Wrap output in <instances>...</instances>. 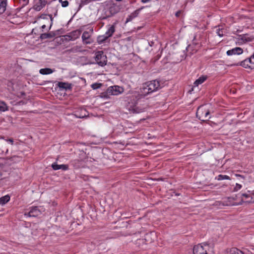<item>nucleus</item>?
Listing matches in <instances>:
<instances>
[{"mask_svg": "<svg viewBox=\"0 0 254 254\" xmlns=\"http://www.w3.org/2000/svg\"><path fill=\"white\" fill-rule=\"evenodd\" d=\"M161 88L160 81L158 80H153L144 83L140 88L139 92H133V96L135 97L137 100L151 93L156 92Z\"/></svg>", "mask_w": 254, "mask_h": 254, "instance_id": "1", "label": "nucleus"}, {"mask_svg": "<svg viewBox=\"0 0 254 254\" xmlns=\"http://www.w3.org/2000/svg\"><path fill=\"white\" fill-rule=\"evenodd\" d=\"M121 9V5L112 2L105 4L104 8V18L110 17L118 13Z\"/></svg>", "mask_w": 254, "mask_h": 254, "instance_id": "2", "label": "nucleus"}, {"mask_svg": "<svg viewBox=\"0 0 254 254\" xmlns=\"http://www.w3.org/2000/svg\"><path fill=\"white\" fill-rule=\"evenodd\" d=\"M193 254H214L213 249L207 244H199L194 246Z\"/></svg>", "mask_w": 254, "mask_h": 254, "instance_id": "3", "label": "nucleus"}, {"mask_svg": "<svg viewBox=\"0 0 254 254\" xmlns=\"http://www.w3.org/2000/svg\"><path fill=\"white\" fill-rule=\"evenodd\" d=\"M209 114L210 111L208 105L200 106L197 110L196 116L202 121L208 120L210 118Z\"/></svg>", "mask_w": 254, "mask_h": 254, "instance_id": "4", "label": "nucleus"}, {"mask_svg": "<svg viewBox=\"0 0 254 254\" xmlns=\"http://www.w3.org/2000/svg\"><path fill=\"white\" fill-rule=\"evenodd\" d=\"M95 60L100 66H103L107 64V57L102 51H98L95 54Z\"/></svg>", "mask_w": 254, "mask_h": 254, "instance_id": "5", "label": "nucleus"}, {"mask_svg": "<svg viewBox=\"0 0 254 254\" xmlns=\"http://www.w3.org/2000/svg\"><path fill=\"white\" fill-rule=\"evenodd\" d=\"M124 91V89L121 86L114 85L109 87L107 89V92L110 95L117 96Z\"/></svg>", "mask_w": 254, "mask_h": 254, "instance_id": "6", "label": "nucleus"}, {"mask_svg": "<svg viewBox=\"0 0 254 254\" xmlns=\"http://www.w3.org/2000/svg\"><path fill=\"white\" fill-rule=\"evenodd\" d=\"M50 1V0H39L34 5L33 8L36 11H39L49 3Z\"/></svg>", "mask_w": 254, "mask_h": 254, "instance_id": "7", "label": "nucleus"}, {"mask_svg": "<svg viewBox=\"0 0 254 254\" xmlns=\"http://www.w3.org/2000/svg\"><path fill=\"white\" fill-rule=\"evenodd\" d=\"M243 53V50L240 47H235L227 51L226 54L228 56H233L236 55H241Z\"/></svg>", "mask_w": 254, "mask_h": 254, "instance_id": "8", "label": "nucleus"}, {"mask_svg": "<svg viewBox=\"0 0 254 254\" xmlns=\"http://www.w3.org/2000/svg\"><path fill=\"white\" fill-rule=\"evenodd\" d=\"M40 214V211L38 207H32L30 208L29 212L27 214L25 213V215L29 217H36Z\"/></svg>", "mask_w": 254, "mask_h": 254, "instance_id": "9", "label": "nucleus"}, {"mask_svg": "<svg viewBox=\"0 0 254 254\" xmlns=\"http://www.w3.org/2000/svg\"><path fill=\"white\" fill-rule=\"evenodd\" d=\"M252 36H250L248 34L241 35L238 37V41L241 43H244L246 42H250L252 41Z\"/></svg>", "mask_w": 254, "mask_h": 254, "instance_id": "10", "label": "nucleus"}, {"mask_svg": "<svg viewBox=\"0 0 254 254\" xmlns=\"http://www.w3.org/2000/svg\"><path fill=\"white\" fill-rule=\"evenodd\" d=\"M51 166L54 170L62 169L65 171L68 169V166L66 164L58 165L57 163H54L52 164Z\"/></svg>", "mask_w": 254, "mask_h": 254, "instance_id": "11", "label": "nucleus"}, {"mask_svg": "<svg viewBox=\"0 0 254 254\" xmlns=\"http://www.w3.org/2000/svg\"><path fill=\"white\" fill-rule=\"evenodd\" d=\"M240 65L245 68H247V67L253 68L254 67L252 65V64H250V59H246L242 62H241L240 64L237 63L235 64H232V65Z\"/></svg>", "mask_w": 254, "mask_h": 254, "instance_id": "12", "label": "nucleus"}, {"mask_svg": "<svg viewBox=\"0 0 254 254\" xmlns=\"http://www.w3.org/2000/svg\"><path fill=\"white\" fill-rule=\"evenodd\" d=\"M7 5V0H0V14L3 13Z\"/></svg>", "mask_w": 254, "mask_h": 254, "instance_id": "13", "label": "nucleus"}, {"mask_svg": "<svg viewBox=\"0 0 254 254\" xmlns=\"http://www.w3.org/2000/svg\"><path fill=\"white\" fill-rule=\"evenodd\" d=\"M206 79L207 76L206 75H202L200 76L194 82V86H198L199 84L203 83L206 80Z\"/></svg>", "mask_w": 254, "mask_h": 254, "instance_id": "14", "label": "nucleus"}, {"mask_svg": "<svg viewBox=\"0 0 254 254\" xmlns=\"http://www.w3.org/2000/svg\"><path fill=\"white\" fill-rule=\"evenodd\" d=\"M89 34L88 32L85 31L83 33L82 35V39L85 44H88L91 43V41L89 40Z\"/></svg>", "mask_w": 254, "mask_h": 254, "instance_id": "15", "label": "nucleus"}, {"mask_svg": "<svg viewBox=\"0 0 254 254\" xmlns=\"http://www.w3.org/2000/svg\"><path fill=\"white\" fill-rule=\"evenodd\" d=\"M55 71V69H53L50 68H44L40 69L39 72L40 74L43 75H47L52 73Z\"/></svg>", "mask_w": 254, "mask_h": 254, "instance_id": "16", "label": "nucleus"}, {"mask_svg": "<svg viewBox=\"0 0 254 254\" xmlns=\"http://www.w3.org/2000/svg\"><path fill=\"white\" fill-rule=\"evenodd\" d=\"M115 31V28L114 25H111L110 26V27L108 28V30L105 33V35L106 36V37H111L114 33Z\"/></svg>", "mask_w": 254, "mask_h": 254, "instance_id": "17", "label": "nucleus"}, {"mask_svg": "<svg viewBox=\"0 0 254 254\" xmlns=\"http://www.w3.org/2000/svg\"><path fill=\"white\" fill-rule=\"evenodd\" d=\"M58 86L60 88L65 89L71 88V84L66 82H60L58 83Z\"/></svg>", "mask_w": 254, "mask_h": 254, "instance_id": "18", "label": "nucleus"}, {"mask_svg": "<svg viewBox=\"0 0 254 254\" xmlns=\"http://www.w3.org/2000/svg\"><path fill=\"white\" fill-rule=\"evenodd\" d=\"M152 236H155V234L153 232L147 233L145 236V240L149 243H151L154 241L155 239L154 238L153 239L151 238Z\"/></svg>", "mask_w": 254, "mask_h": 254, "instance_id": "19", "label": "nucleus"}, {"mask_svg": "<svg viewBox=\"0 0 254 254\" xmlns=\"http://www.w3.org/2000/svg\"><path fill=\"white\" fill-rule=\"evenodd\" d=\"M10 200V196L8 194L0 197V204L4 205Z\"/></svg>", "mask_w": 254, "mask_h": 254, "instance_id": "20", "label": "nucleus"}, {"mask_svg": "<svg viewBox=\"0 0 254 254\" xmlns=\"http://www.w3.org/2000/svg\"><path fill=\"white\" fill-rule=\"evenodd\" d=\"M229 254H244V253L240 250L233 248L230 250Z\"/></svg>", "mask_w": 254, "mask_h": 254, "instance_id": "21", "label": "nucleus"}, {"mask_svg": "<svg viewBox=\"0 0 254 254\" xmlns=\"http://www.w3.org/2000/svg\"><path fill=\"white\" fill-rule=\"evenodd\" d=\"M108 38L106 37V36L104 34L98 37L97 42L99 44H102Z\"/></svg>", "mask_w": 254, "mask_h": 254, "instance_id": "22", "label": "nucleus"}, {"mask_svg": "<svg viewBox=\"0 0 254 254\" xmlns=\"http://www.w3.org/2000/svg\"><path fill=\"white\" fill-rule=\"evenodd\" d=\"M215 179L218 181H221L223 180H230V178L229 176L224 175H219L218 176L216 177Z\"/></svg>", "mask_w": 254, "mask_h": 254, "instance_id": "23", "label": "nucleus"}, {"mask_svg": "<svg viewBox=\"0 0 254 254\" xmlns=\"http://www.w3.org/2000/svg\"><path fill=\"white\" fill-rule=\"evenodd\" d=\"M7 110V107L5 103L0 101V111L4 112Z\"/></svg>", "mask_w": 254, "mask_h": 254, "instance_id": "24", "label": "nucleus"}, {"mask_svg": "<svg viewBox=\"0 0 254 254\" xmlns=\"http://www.w3.org/2000/svg\"><path fill=\"white\" fill-rule=\"evenodd\" d=\"M137 12L136 11H134L133 13H132L130 15H129L126 20V22H128L131 21L133 18L137 16Z\"/></svg>", "mask_w": 254, "mask_h": 254, "instance_id": "25", "label": "nucleus"}, {"mask_svg": "<svg viewBox=\"0 0 254 254\" xmlns=\"http://www.w3.org/2000/svg\"><path fill=\"white\" fill-rule=\"evenodd\" d=\"M59 2L61 3L62 7H66L68 5V1L66 0H59Z\"/></svg>", "mask_w": 254, "mask_h": 254, "instance_id": "26", "label": "nucleus"}, {"mask_svg": "<svg viewBox=\"0 0 254 254\" xmlns=\"http://www.w3.org/2000/svg\"><path fill=\"white\" fill-rule=\"evenodd\" d=\"M133 111L134 113H140L143 112L144 111V109L136 107H135L134 109H133Z\"/></svg>", "mask_w": 254, "mask_h": 254, "instance_id": "27", "label": "nucleus"}, {"mask_svg": "<svg viewBox=\"0 0 254 254\" xmlns=\"http://www.w3.org/2000/svg\"><path fill=\"white\" fill-rule=\"evenodd\" d=\"M19 0V3L22 5V7L27 5L29 2V0Z\"/></svg>", "mask_w": 254, "mask_h": 254, "instance_id": "28", "label": "nucleus"}, {"mask_svg": "<svg viewBox=\"0 0 254 254\" xmlns=\"http://www.w3.org/2000/svg\"><path fill=\"white\" fill-rule=\"evenodd\" d=\"M51 35L49 33H44L42 34L40 36V38L42 39H47L48 38H51Z\"/></svg>", "mask_w": 254, "mask_h": 254, "instance_id": "29", "label": "nucleus"}, {"mask_svg": "<svg viewBox=\"0 0 254 254\" xmlns=\"http://www.w3.org/2000/svg\"><path fill=\"white\" fill-rule=\"evenodd\" d=\"M216 33L220 37H222L224 35L222 29L218 28L216 30Z\"/></svg>", "mask_w": 254, "mask_h": 254, "instance_id": "30", "label": "nucleus"}, {"mask_svg": "<svg viewBox=\"0 0 254 254\" xmlns=\"http://www.w3.org/2000/svg\"><path fill=\"white\" fill-rule=\"evenodd\" d=\"M242 188V185L239 184H236V186L234 188L235 191H238Z\"/></svg>", "mask_w": 254, "mask_h": 254, "instance_id": "31", "label": "nucleus"}, {"mask_svg": "<svg viewBox=\"0 0 254 254\" xmlns=\"http://www.w3.org/2000/svg\"><path fill=\"white\" fill-rule=\"evenodd\" d=\"M250 59V64L254 67V54L251 57Z\"/></svg>", "mask_w": 254, "mask_h": 254, "instance_id": "32", "label": "nucleus"}, {"mask_svg": "<svg viewBox=\"0 0 254 254\" xmlns=\"http://www.w3.org/2000/svg\"><path fill=\"white\" fill-rule=\"evenodd\" d=\"M11 159L12 161H14L15 162H16L20 160V157H19L18 156H14L11 158Z\"/></svg>", "mask_w": 254, "mask_h": 254, "instance_id": "33", "label": "nucleus"}, {"mask_svg": "<svg viewBox=\"0 0 254 254\" xmlns=\"http://www.w3.org/2000/svg\"><path fill=\"white\" fill-rule=\"evenodd\" d=\"M242 196L245 197L246 198H248L250 197L249 194L247 193H242Z\"/></svg>", "mask_w": 254, "mask_h": 254, "instance_id": "34", "label": "nucleus"}, {"mask_svg": "<svg viewBox=\"0 0 254 254\" xmlns=\"http://www.w3.org/2000/svg\"><path fill=\"white\" fill-rule=\"evenodd\" d=\"M5 141L11 143L12 144H13V141L12 139H5Z\"/></svg>", "mask_w": 254, "mask_h": 254, "instance_id": "35", "label": "nucleus"}, {"mask_svg": "<svg viewBox=\"0 0 254 254\" xmlns=\"http://www.w3.org/2000/svg\"><path fill=\"white\" fill-rule=\"evenodd\" d=\"M151 0H141V2L143 3H146L150 1Z\"/></svg>", "mask_w": 254, "mask_h": 254, "instance_id": "36", "label": "nucleus"}, {"mask_svg": "<svg viewBox=\"0 0 254 254\" xmlns=\"http://www.w3.org/2000/svg\"><path fill=\"white\" fill-rule=\"evenodd\" d=\"M41 28L42 29H44V28H46V25L45 24L43 25L42 26H41Z\"/></svg>", "mask_w": 254, "mask_h": 254, "instance_id": "37", "label": "nucleus"}, {"mask_svg": "<svg viewBox=\"0 0 254 254\" xmlns=\"http://www.w3.org/2000/svg\"><path fill=\"white\" fill-rule=\"evenodd\" d=\"M45 16H46V15H41V16H40V18H43V19H45V18H46V17H45Z\"/></svg>", "mask_w": 254, "mask_h": 254, "instance_id": "38", "label": "nucleus"}, {"mask_svg": "<svg viewBox=\"0 0 254 254\" xmlns=\"http://www.w3.org/2000/svg\"><path fill=\"white\" fill-rule=\"evenodd\" d=\"M48 16L50 18L51 20H52V15H49Z\"/></svg>", "mask_w": 254, "mask_h": 254, "instance_id": "39", "label": "nucleus"}, {"mask_svg": "<svg viewBox=\"0 0 254 254\" xmlns=\"http://www.w3.org/2000/svg\"><path fill=\"white\" fill-rule=\"evenodd\" d=\"M176 15L177 16H178L179 15V12H177L176 13Z\"/></svg>", "mask_w": 254, "mask_h": 254, "instance_id": "40", "label": "nucleus"}, {"mask_svg": "<svg viewBox=\"0 0 254 254\" xmlns=\"http://www.w3.org/2000/svg\"><path fill=\"white\" fill-rule=\"evenodd\" d=\"M83 117H84L83 116H77V118H83Z\"/></svg>", "mask_w": 254, "mask_h": 254, "instance_id": "41", "label": "nucleus"}, {"mask_svg": "<svg viewBox=\"0 0 254 254\" xmlns=\"http://www.w3.org/2000/svg\"><path fill=\"white\" fill-rule=\"evenodd\" d=\"M5 151H6L5 153H7L8 152V148H6Z\"/></svg>", "mask_w": 254, "mask_h": 254, "instance_id": "42", "label": "nucleus"}]
</instances>
